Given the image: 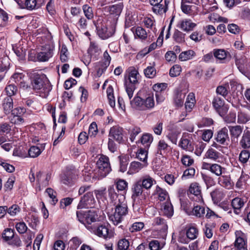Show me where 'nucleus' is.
<instances>
[{"label":"nucleus","mask_w":250,"mask_h":250,"mask_svg":"<svg viewBox=\"0 0 250 250\" xmlns=\"http://www.w3.org/2000/svg\"><path fill=\"white\" fill-rule=\"evenodd\" d=\"M115 206V211L108 215L109 220L114 225H118L127 214L128 208L125 196H120L117 202L113 204Z\"/></svg>","instance_id":"obj_1"},{"label":"nucleus","mask_w":250,"mask_h":250,"mask_svg":"<svg viewBox=\"0 0 250 250\" xmlns=\"http://www.w3.org/2000/svg\"><path fill=\"white\" fill-rule=\"evenodd\" d=\"M32 89L37 92L47 94L51 90V85L46 75L42 73H34L31 76Z\"/></svg>","instance_id":"obj_2"},{"label":"nucleus","mask_w":250,"mask_h":250,"mask_svg":"<svg viewBox=\"0 0 250 250\" xmlns=\"http://www.w3.org/2000/svg\"><path fill=\"white\" fill-rule=\"evenodd\" d=\"M132 107L139 110H147L152 109L155 105L153 94H147L145 98L136 96L130 101Z\"/></svg>","instance_id":"obj_3"},{"label":"nucleus","mask_w":250,"mask_h":250,"mask_svg":"<svg viewBox=\"0 0 250 250\" xmlns=\"http://www.w3.org/2000/svg\"><path fill=\"white\" fill-rule=\"evenodd\" d=\"M97 33L99 37L103 40L107 39L112 36L115 31L116 24L108 20L106 22L100 20L95 24Z\"/></svg>","instance_id":"obj_4"},{"label":"nucleus","mask_w":250,"mask_h":250,"mask_svg":"<svg viewBox=\"0 0 250 250\" xmlns=\"http://www.w3.org/2000/svg\"><path fill=\"white\" fill-rule=\"evenodd\" d=\"M76 215L79 221L83 224L88 230L93 229V226L91 224L98 219V215L93 210L77 211Z\"/></svg>","instance_id":"obj_5"},{"label":"nucleus","mask_w":250,"mask_h":250,"mask_svg":"<svg viewBox=\"0 0 250 250\" xmlns=\"http://www.w3.org/2000/svg\"><path fill=\"white\" fill-rule=\"evenodd\" d=\"M97 167L98 169L99 178L105 177L111 171V167L108 157L101 155L97 161Z\"/></svg>","instance_id":"obj_6"},{"label":"nucleus","mask_w":250,"mask_h":250,"mask_svg":"<svg viewBox=\"0 0 250 250\" xmlns=\"http://www.w3.org/2000/svg\"><path fill=\"white\" fill-rule=\"evenodd\" d=\"M138 70L134 67L130 68L129 73V82L125 83V90L129 99L133 97L134 91L136 88L135 84L138 83Z\"/></svg>","instance_id":"obj_7"},{"label":"nucleus","mask_w":250,"mask_h":250,"mask_svg":"<svg viewBox=\"0 0 250 250\" xmlns=\"http://www.w3.org/2000/svg\"><path fill=\"white\" fill-rule=\"evenodd\" d=\"M123 6V3L120 2L118 4L105 7V9L109 13L108 19H112V23L116 24L118 18L122 11Z\"/></svg>","instance_id":"obj_8"},{"label":"nucleus","mask_w":250,"mask_h":250,"mask_svg":"<svg viewBox=\"0 0 250 250\" xmlns=\"http://www.w3.org/2000/svg\"><path fill=\"white\" fill-rule=\"evenodd\" d=\"M203 169L209 171L211 173L217 176H220L225 170V168L216 163H208L203 162L202 164Z\"/></svg>","instance_id":"obj_9"},{"label":"nucleus","mask_w":250,"mask_h":250,"mask_svg":"<svg viewBox=\"0 0 250 250\" xmlns=\"http://www.w3.org/2000/svg\"><path fill=\"white\" fill-rule=\"evenodd\" d=\"M188 91L187 89L182 87L178 88L174 90L173 102L176 107H180L183 105L184 99Z\"/></svg>","instance_id":"obj_10"},{"label":"nucleus","mask_w":250,"mask_h":250,"mask_svg":"<svg viewBox=\"0 0 250 250\" xmlns=\"http://www.w3.org/2000/svg\"><path fill=\"white\" fill-rule=\"evenodd\" d=\"M54 47L50 44H46L42 46V51L39 53L38 60L40 62H45L51 58L53 54Z\"/></svg>","instance_id":"obj_11"},{"label":"nucleus","mask_w":250,"mask_h":250,"mask_svg":"<svg viewBox=\"0 0 250 250\" xmlns=\"http://www.w3.org/2000/svg\"><path fill=\"white\" fill-rule=\"evenodd\" d=\"M95 200L92 192H87L82 198L78 205V209L88 208L94 205Z\"/></svg>","instance_id":"obj_12"},{"label":"nucleus","mask_w":250,"mask_h":250,"mask_svg":"<svg viewBox=\"0 0 250 250\" xmlns=\"http://www.w3.org/2000/svg\"><path fill=\"white\" fill-rule=\"evenodd\" d=\"M188 191L194 195V197H192L193 200L197 203H203V199L202 196L201 187L198 183L196 182L191 183L189 186Z\"/></svg>","instance_id":"obj_13"},{"label":"nucleus","mask_w":250,"mask_h":250,"mask_svg":"<svg viewBox=\"0 0 250 250\" xmlns=\"http://www.w3.org/2000/svg\"><path fill=\"white\" fill-rule=\"evenodd\" d=\"M163 0H149V2L153 6L152 11L157 14H162L166 12L167 10V5L168 2H167L165 0V4L161 3Z\"/></svg>","instance_id":"obj_14"},{"label":"nucleus","mask_w":250,"mask_h":250,"mask_svg":"<svg viewBox=\"0 0 250 250\" xmlns=\"http://www.w3.org/2000/svg\"><path fill=\"white\" fill-rule=\"evenodd\" d=\"M212 105L219 114L223 117L228 111V108L224 106V101L219 97L214 98L212 101Z\"/></svg>","instance_id":"obj_15"},{"label":"nucleus","mask_w":250,"mask_h":250,"mask_svg":"<svg viewBox=\"0 0 250 250\" xmlns=\"http://www.w3.org/2000/svg\"><path fill=\"white\" fill-rule=\"evenodd\" d=\"M111 60V57L108 52L107 51L104 52L102 61L99 62V66L97 69V75L98 76H101L105 71L110 63Z\"/></svg>","instance_id":"obj_16"},{"label":"nucleus","mask_w":250,"mask_h":250,"mask_svg":"<svg viewBox=\"0 0 250 250\" xmlns=\"http://www.w3.org/2000/svg\"><path fill=\"white\" fill-rule=\"evenodd\" d=\"M37 181L38 182L40 190L41 187L45 188L49 185V181L51 178V173L50 172L44 173L39 171L36 174Z\"/></svg>","instance_id":"obj_17"},{"label":"nucleus","mask_w":250,"mask_h":250,"mask_svg":"<svg viewBox=\"0 0 250 250\" xmlns=\"http://www.w3.org/2000/svg\"><path fill=\"white\" fill-rule=\"evenodd\" d=\"M95 235L104 239H107L109 235V229L107 226L104 224L97 227H93L92 229L89 230Z\"/></svg>","instance_id":"obj_18"},{"label":"nucleus","mask_w":250,"mask_h":250,"mask_svg":"<svg viewBox=\"0 0 250 250\" xmlns=\"http://www.w3.org/2000/svg\"><path fill=\"white\" fill-rule=\"evenodd\" d=\"M196 24L192 21L190 19H183L179 21L177 27L183 31L189 32L193 30Z\"/></svg>","instance_id":"obj_19"},{"label":"nucleus","mask_w":250,"mask_h":250,"mask_svg":"<svg viewBox=\"0 0 250 250\" xmlns=\"http://www.w3.org/2000/svg\"><path fill=\"white\" fill-rule=\"evenodd\" d=\"M216 141L221 145L227 144L229 141L228 129L225 127L218 132L216 137Z\"/></svg>","instance_id":"obj_20"},{"label":"nucleus","mask_w":250,"mask_h":250,"mask_svg":"<svg viewBox=\"0 0 250 250\" xmlns=\"http://www.w3.org/2000/svg\"><path fill=\"white\" fill-rule=\"evenodd\" d=\"M109 137L115 139L119 143L123 141V129L119 126H113L110 128Z\"/></svg>","instance_id":"obj_21"},{"label":"nucleus","mask_w":250,"mask_h":250,"mask_svg":"<svg viewBox=\"0 0 250 250\" xmlns=\"http://www.w3.org/2000/svg\"><path fill=\"white\" fill-rule=\"evenodd\" d=\"M138 181L146 190L150 189L152 186L156 183L155 180L148 174L143 176Z\"/></svg>","instance_id":"obj_22"},{"label":"nucleus","mask_w":250,"mask_h":250,"mask_svg":"<svg viewBox=\"0 0 250 250\" xmlns=\"http://www.w3.org/2000/svg\"><path fill=\"white\" fill-rule=\"evenodd\" d=\"M250 121V106H248L246 109L238 112L237 122L239 124H246Z\"/></svg>","instance_id":"obj_23"},{"label":"nucleus","mask_w":250,"mask_h":250,"mask_svg":"<svg viewBox=\"0 0 250 250\" xmlns=\"http://www.w3.org/2000/svg\"><path fill=\"white\" fill-rule=\"evenodd\" d=\"M179 145L182 149L186 151H192L194 149V145L189 137L183 136Z\"/></svg>","instance_id":"obj_24"},{"label":"nucleus","mask_w":250,"mask_h":250,"mask_svg":"<svg viewBox=\"0 0 250 250\" xmlns=\"http://www.w3.org/2000/svg\"><path fill=\"white\" fill-rule=\"evenodd\" d=\"M234 58L235 59V64L239 70L241 72H244L247 62L246 56L244 55L238 56L236 55L234 56Z\"/></svg>","instance_id":"obj_25"},{"label":"nucleus","mask_w":250,"mask_h":250,"mask_svg":"<svg viewBox=\"0 0 250 250\" xmlns=\"http://www.w3.org/2000/svg\"><path fill=\"white\" fill-rule=\"evenodd\" d=\"M132 30L134 32L135 38L142 41L146 40L149 36L146 30L140 26L133 27Z\"/></svg>","instance_id":"obj_26"},{"label":"nucleus","mask_w":250,"mask_h":250,"mask_svg":"<svg viewBox=\"0 0 250 250\" xmlns=\"http://www.w3.org/2000/svg\"><path fill=\"white\" fill-rule=\"evenodd\" d=\"M11 130V126L6 123L0 125V145L2 144L7 140L6 136Z\"/></svg>","instance_id":"obj_27"},{"label":"nucleus","mask_w":250,"mask_h":250,"mask_svg":"<svg viewBox=\"0 0 250 250\" xmlns=\"http://www.w3.org/2000/svg\"><path fill=\"white\" fill-rule=\"evenodd\" d=\"M170 146L163 140H161L159 141L157 145V151L158 154L165 156L170 151Z\"/></svg>","instance_id":"obj_28"},{"label":"nucleus","mask_w":250,"mask_h":250,"mask_svg":"<svg viewBox=\"0 0 250 250\" xmlns=\"http://www.w3.org/2000/svg\"><path fill=\"white\" fill-rule=\"evenodd\" d=\"M218 182L221 186L227 189H231L233 185L229 175H221L219 176L218 179Z\"/></svg>","instance_id":"obj_29"},{"label":"nucleus","mask_w":250,"mask_h":250,"mask_svg":"<svg viewBox=\"0 0 250 250\" xmlns=\"http://www.w3.org/2000/svg\"><path fill=\"white\" fill-rule=\"evenodd\" d=\"M2 107L5 114H8L11 113L13 109L12 98L10 97L5 98L2 101Z\"/></svg>","instance_id":"obj_30"},{"label":"nucleus","mask_w":250,"mask_h":250,"mask_svg":"<svg viewBox=\"0 0 250 250\" xmlns=\"http://www.w3.org/2000/svg\"><path fill=\"white\" fill-rule=\"evenodd\" d=\"M88 52L91 57L97 59L102 51L98 44L91 42Z\"/></svg>","instance_id":"obj_31"},{"label":"nucleus","mask_w":250,"mask_h":250,"mask_svg":"<svg viewBox=\"0 0 250 250\" xmlns=\"http://www.w3.org/2000/svg\"><path fill=\"white\" fill-rule=\"evenodd\" d=\"M205 157L214 161H217L221 158L222 154L214 148L211 147L208 148L205 153Z\"/></svg>","instance_id":"obj_32"},{"label":"nucleus","mask_w":250,"mask_h":250,"mask_svg":"<svg viewBox=\"0 0 250 250\" xmlns=\"http://www.w3.org/2000/svg\"><path fill=\"white\" fill-rule=\"evenodd\" d=\"M240 145L244 149L250 148V131L245 130L241 139L240 141Z\"/></svg>","instance_id":"obj_33"},{"label":"nucleus","mask_w":250,"mask_h":250,"mask_svg":"<svg viewBox=\"0 0 250 250\" xmlns=\"http://www.w3.org/2000/svg\"><path fill=\"white\" fill-rule=\"evenodd\" d=\"M228 128L231 137L234 138H238L242 133L243 126L240 125H229Z\"/></svg>","instance_id":"obj_34"},{"label":"nucleus","mask_w":250,"mask_h":250,"mask_svg":"<svg viewBox=\"0 0 250 250\" xmlns=\"http://www.w3.org/2000/svg\"><path fill=\"white\" fill-rule=\"evenodd\" d=\"M143 188H144L139 181L135 182L132 188V198L135 200L137 197L141 195L143 191Z\"/></svg>","instance_id":"obj_35"},{"label":"nucleus","mask_w":250,"mask_h":250,"mask_svg":"<svg viewBox=\"0 0 250 250\" xmlns=\"http://www.w3.org/2000/svg\"><path fill=\"white\" fill-rule=\"evenodd\" d=\"M108 193L111 203L113 204L118 201L120 196H125L123 194H117L113 185L108 187Z\"/></svg>","instance_id":"obj_36"},{"label":"nucleus","mask_w":250,"mask_h":250,"mask_svg":"<svg viewBox=\"0 0 250 250\" xmlns=\"http://www.w3.org/2000/svg\"><path fill=\"white\" fill-rule=\"evenodd\" d=\"M153 140V137L151 134L146 133L144 134L140 138L141 143L146 147H148Z\"/></svg>","instance_id":"obj_37"},{"label":"nucleus","mask_w":250,"mask_h":250,"mask_svg":"<svg viewBox=\"0 0 250 250\" xmlns=\"http://www.w3.org/2000/svg\"><path fill=\"white\" fill-rule=\"evenodd\" d=\"M191 214L198 218H203L205 214V208L201 205H194V208L192 209Z\"/></svg>","instance_id":"obj_38"},{"label":"nucleus","mask_w":250,"mask_h":250,"mask_svg":"<svg viewBox=\"0 0 250 250\" xmlns=\"http://www.w3.org/2000/svg\"><path fill=\"white\" fill-rule=\"evenodd\" d=\"M195 56V53L194 51L188 50L181 52L179 55V59L181 61H186L192 59Z\"/></svg>","instance_id":"obj_39"},{"label":"nucleus","mask_w":250,"mask_h":250,"mask_svg":"<svg viewBox=\"0 0 250 250\" xmlns=\"http://www.w3.org/2000/svg\"><path fill=\"white\" fill-rule=\"evenodd\" d=\"M213 54L215 58L220 60L226 59L229 52L223 49H214L213 50Z\"/></svg>","instance_id":"obj_40"},{"label":"nucleus","mask_w":250,"mask_h":250,"mask_svg":"<svg viewBox=\"0 0 250 250\" xmlns=\"http://www.w3.org/2000/svg\"><path fill=\"white\" fill-rule=\"evenodd\" d=\"M107 96L109 104L112 107L115 105V99L114 96V90L112 86L109 85L106 89Z\"/></svg>","instance_id":"obj_41"},{"label":"nucleus","mask_w":250,"mask_h":250,"mask_svg":"<svg viewBox=\"0 0 250 250\" xmlns=\"http://www.w3.org/2000/svg\"><path fill=\"white\" fill-rule=\"evenodd\" d=\"M107 96L109 104L112 107L115 105V99L114 96V90L112 86L109 85L106 89Z\"/></svg>","instance_id":"obj_42"},{"label":"nucleus","mask_w":250,"mask_h":250,"mask_svg":"<svg viewBox=\"0 0 250 250\" xmlns=\"http://www.w3.org/2000/svg\"><path fill=\"white\" fill-rule=\"evenodd\" d=\"M210 195L214 202H218L224 198L225 195L222 190L216 188L210 193Z\"/></svg>","instance_id":"obj_43"},{"label":"nucleus","mask_w":250,"mask_h":250,"mask_svg":"<svg viewBox=\"0 0 250 250\" xmlns=\"http://www.w3.org/2000/svg\"><path fill=\"white\" fill-rule=\"evenodd\" d=\"M13 50L20 60H24L26 55L25 49L21 45L13 46Z\"/></svg>","instance_id":"obj_44"},{"label":"nucleus","mask_w":250,"mask_h":250,"mask_svg":"<svg viewBox=\"0 0 250 250\" xmlns=\"http://www.w3.org/2000/svg\"><path fill=\"white\" fill-rule=\"evenodd\" d=\"M115 185L118 191H123L125 192L128 188L127 182L123 179H117L115 182Z\"/></svg>","instance_id":"obj_45"},{"label":"nucleus","mask_w":250,"mask_h":250,"mask_svg":"<svg viewBox=\"0 0 250 250\" xmlns=\"http://www.w3.org/2000/svg\"><path fill=\"white\" fill-rule=\"evenodd\" d=\"M14 230L10 228L5 229L2 233V237L3 240L8 242L10 241L15 235Z\"/></svg>","instance_id":"obj_46"},{"label":"nucleus","mask_w":250,"mask_h":250,"mask_svg":"<svg viewBox=\"0 0 250 250\" xmlns=\"http://www.w3.org/2000/svg\"><path fill=\"white\" fill-rule=\"evenodd\" d=\"M231 206L235 212L238 214L237 210H239L244 206V201L240 198H235L232 200Z\"/></svg>","instance_id":"obj_47"},{"label":"nucleus","mask_w":250,"mask_h":250,"mask_svg":"<svg viewBox=\"0 0 250 250\" xmlns=\"http://www.w3.org/2000/svg\"><path fill=\"white\" fill-rule=\"evenodd\" d=\"M173 38L178 43L184 42H185V34L176 30L173 34Z\"/></svg>","instance_id":"obj_48"},{"label":"nucleus","mask_w":250,"mask_h":250,"mask_svg":"<svg viewBox=\"0 0 250 250\" xmlns=\"http://www.w3.org/2000/svg\"><path fill=\"white\" fill-rule=\"evenodd\" d=\"M229 84H225L223 85L218 86L216 88V92L224 97H226L229 92Z\"/></svg>","instance_id":"obj_49"},{"label":"nucleus","mask_w":250,"mask_h":250,"mask_svg":"<svg viewBox=\"0 0 250 250\" xmlns=\"http://www.w3.org/2000/svg\"><path fill=\"white\" fill-rule=\"evenodd\" d=\"M198 234V229L194 227H191L189 228L186 232L187 236L190 240H193L196 239Z\"/></svg>","instance_id":"obj_50"},{"label":"nucleus","mask_w":250,"mask_h":250,"mask_svg":"<svg viewBox=\"0 0 250 250\" xmlns=\"http://www.w3.org/2000/svg\"><path fill=\"white\" fill-rule=\"evenodd\" d=\"M145 76L148 78H153L156 74V70L154 66H148L144 70Z\"/></svg>","instance_id":"obj_51"},{"label":"nucleus","mask_w":250,"mask_h":250,"mask_svg":"<svg viewBox=\"0 0 250 250\" xmlns=\"http://www.w3.org/2000/svg\"><path fill=\"white\" fill-rule=\"evenodd\" d=\"M206 1H208V3L205 4L204 7L208 12L213 11L218 8L215 0H204L203 2H205Z\"/></svg>","instance_id":"obj_52"},{"label":"nucleus","mask_w":250,"mask_h":250,"mask_svg":"<svg viewBox=\"0 0 250 250\" xmlns=\"http://www.w3.org/2000/svg\"><path fill=\"white\" fill-rule=\"evenodd\" d=\"M163 212L165 215L168 217L172 216L173 214V207L170 202H166L165 203L163 208Z\"/></svg>","instance_id":"obj_53"},{"label":"nucleus","mask_w":250,"mask_h":250,"mask_svg":"<svg viewBox=\"0 0 250 250\" xmlns=\"http://www.w3.org/2000/svg\"><path fill=\"white\" fill-rule=\"evenodd\" d=\"M143 165L138 162H132L130 165L129 171L130 173H135L138 172L143 167Z\"/></svg>","instance_id":"obj_54"},{"label":"nucleus","mask_w":250,"mask_h":250,"mask_svg":"<svg viewBox=\"0 0 250 250\" xmlns=\"http://www.w3.org/2000/svg\"><path fill=\"white\" fill-rule=\"evenodd\" d=\"M155 191L158 195L159 199L160 201H164L168 197L167 192L158 186H156Z\"/></svg>","instance_id":"obj_55"},{"label":"nucleus","mask_w":250,"mask_h":250,"mask_svg":"<svg viewBox=\"0 0 250 250\" xmlns=\"http://www.w3.org/2000/svg\"><path fill=\"white\" fill-rule=\"evenodd\" d=\"M129 247V241L125 238L122 239L118 242L116 250H128Z\"/></svg>","instance_id":"obj_56"},{"label":"nucleus","mask_w":250,"mask_h":250,"mask_svg":"<svg viewBox=\"0 0 250 250\" xmlns=\"http://www.w3.org/2000/svg\"><path fill=\"white\" fill-rule=\"evenodd\" d=\"M83 9L85 16L88 20L92 19L93 18L94 14L92 7L87 4H85L83 6Z\"/></svg>","instance_id":"obj_57"},{"label":"nucleus","mask_w":250,"mask_h":250,"mask_svg":"<svg viewBox=\"0 0 250 250\" xmlns=\"http://www.w3.org/2000/svg\"><path fill=\"white\" fill-rule=\"evenodd\" d=\"M8 244L13 247H20L22 245L21 241L18 235H15L12 239L7 242Z\"/></svg>","instance_id":"obj_58"},{"label":"nucleus","mask_w":250,"mask_h":250,"mask_svg":"<svg viewBox=\"0 0 250 250\" xmlns=\"http://www.w3.org/2000/svg\"><path fill=\"white\" fill-rule=\"evenodd\" d=\"M5 92L7 95V97H11L12 96L15 95L18 91L17 86L14 84H9L5 88Z\"/></svg>","instance_id":"obj_59"},{"label":"nucleus","mask_w":250,"mask_h":250,"mask_svg":"<svg viewBox=\"0 0 250 250\" xmlns=\"http://www.w3.org/2000/svg\"><path fill=\"white\" fill-rule=\"evenodd\" d=\"M195 174V170L194 168H188L186 169L182 176V179H190L192 178Z\"/></svg>","instance_id":"obj_60"},{"label":"nucleus","mask_w":250,"mask_h":250,"mask_svg":"<svg viewBox=\"0 0 250 250\" xmlns=\"http://www.w3.org/2000/svg\"><path fill=\"white\" fill-rule=\"evenodd\" d=\"M41 153L39 146H32L28 150V154L30 157L36 158Z\"/></svg>","instance_id":"obj_61"},{"label":"nucleus","mask_w":250,"mask_h":250,"mask_svg":"<svg viewBox=\"0 0 250 250\" xmlns=\"http://www.w3.org/2000/svg\"><path fill=\"white\" fill-rule=\"evenodd\" d=\"M144 227V224L143 222L134 223L129 228V230L131 232H136L142 230Z\"/></svg>","instance_id":"obj_62"},{"label":"nucleus","mask_w":250,"mask_h":250,"mask_svg":"<svg viewBox=\"0 0 250 250\" xmlns=\"http://www.w3.org/2000/svg\"><path fill=\"white\" fill-rule=\"evenodd\" d=\"M250 157V152L247 150L241 151L239 155V160L242 163H246L248 162Z\"/></svg>","instance_id":"obj_63"},{"label":"nucleus","mask_w":250,"mask_h":250,"mask_svg":"<svg viewBox=\"0 0 250 250\" xmlns=\"http://www.w3.org/2000/svg\"><path fill=\"white\" fill-rule=\"evenodd\" d=\"M15 228L18 232L20 234H23L25 233L28 229L25 223L23 222L17 223L16 224Z\"/></svg>","instance_id":"obj_64"}]
</instances>
